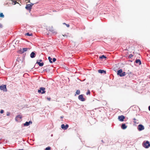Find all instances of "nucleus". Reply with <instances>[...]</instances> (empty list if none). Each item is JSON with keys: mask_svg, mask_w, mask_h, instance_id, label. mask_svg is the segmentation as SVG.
I'll list each match as a JSON object with an SVG mask.
<instances>
[{"mask_svg": "<svg viewBox=\"0 0 150 150\" xmlns=\"http://www.w3.org/2000/svg\"><path fill=\"white\" fill-rule=\"evenodd\" d=\"M117 74L120 77H123L126 75V73L123 71L122 69H120L117 71Z\"/></svg>", "mask_w": 150, "mask_h": 150, "instance_id": "f257e3e1", "label": "nucleus"}, {"mask_svg": "<svg viewBox=\"0 0 150 150\" xmlns=\"http://www.w3.org/2000/svg\"><path fill=\"white\" fill-rule=\"evenodd\" d=\"M47 29L53 33H57V31L52 25L49 26L47 27Z\"/></svg>", "mask_w": 150, "mask_h": 150, "instance_id": "f03ea898", "label": "nucleus"}, {"mask_svg": "<svg viewBox=\"0 0 150 150\" xmlns=\"http://www.w3.org/2000/svg\"><path fill=\"white\" fill-rule=\"evenodd\" d=\"M0 89L4 92H6L7 91L6 88V84H2L0 86Z\"/></svg>", "mask_w": 150, "mask_h": 150, "instance_id": "7ed1b4c3", "label": "nucleus"}, {"mask_svg": "<svg viewBox=\"0 0 150 150\" xmlns=\"http://www.w3.org/2000/svg\"><path fill=\"white\" fill-rule=\"evenodd\" d=\"M143 146L146 148H148L150 146V143L148 141H144L142 144Z\"/></svg>", "mask_w": 150, "mask_h": 150, "instance_id": "20e7f679", "label": "nucleus"}, {"mask_svg": "<svg viewBox=\"0 0 150 150\" xmlns=\"http://www.w3.org/2000/svg\"><path fill=\"white\" fill-rule=\"evenodd\" d=\"M34 4L33 3H30V4H27L26 5L25 8L27 10L29 11L30 12L32 9V6Z\"/></svg>", "mask_w": 150, "mask_h": 150, "instance_id": "39448f33", "label": "nucleus"}, {"mask_svg": "<svg viewBox=\"0 0 150 150\" xmlns=\"http://www.w3.org/2000/svg\"><path fill=\"white\" fill-rule=\"evenodd\" d=\"M45 88L44 87H41L38 90V92L39 93H41L42 94H44L45 92Z\"/></svg>", "mask_w": 150, "mask_h": 150, "instance_id": "423d86ee", "label": "nucleus"}, {"mask_svg": "<svg viewBox=\"0 0 150 150\" xmlns=\"http://www.w3.org/2000/svg\"><path fill=\"white\" fill-rule=\"evenodd\" d=\"M137 128L138 131H140L144 129V127L142 124H139L138 125Z\"/></svg>", "mask_w": 150, "mask_h": 150, "instance_id": "0eeeda50", "label": "nucleus"}, {"mask_svg": "<svg viewBox=\"0 0 150 150\" xmlns=\"http://www.w3.org/2000/svg\"><path fill=\"white\" fill-rule=\"evenodd\" d=\"M28 49V48H23L22 49H21L20 50H19V53L22 54L24 52L27 51Z\"/></svg>", "mask_w": 150, "mask_h": 150, "instance_id": "6e6552de", "label": "nucleus"}, {"mask_svg": "<svg viewBox=\"0 0 150 150\" xmlns=\"http://www.w3.org/2000/svg\"><path fill=\"white\" fill-rule=\"evenodd\" d=\"M83 95L81 94L78 96V99L81 101H84L85 100V98L83 97Z\"/></svg>", "mask_w": 150, "mask_h": 150, "instance_id": "1a4fd4ad", "label": "nucleus"}, {"mask_svg": "<svg viewBox=\"0 0 150 150\" xmlns=\"http://www.w3.org/2000/svg\"><path fill=\"white\" fill-rule=\"evenodd\" d=\"M69 126L68 125L66 124L65 125L64 124H62L61 125V128L64 130H67Z\"/></svg>", "mask_w": 150, "mask_h": 150, "instance_id": "9d476101", "label": "nucleus"}, {"mask_svg": "<svg viewBox=\"0 0 150 150\" xmlns=\"http://www.w3.org/2000/svg\"><path fill=\"white\" fill-rule=\"evenodd\" d=\"M125 118V117L123 115H121L120 116H119L118 117V120L121 122H123L124 121V120Z\"/></svg>", "mask_w": 150, "mask_h": 150, "instance_id": "9b49d317", "label": "nucleus"}, {"mask_svg": "<svg viewBox=\"0 0 150 150\" xmlns=\"http://www.w3.org/2000/svg\"><path fill=\"white\" fill-rule=\"evenodd\" d=\"M32 123V122L31 120L29 121V122H26L25 123H24L23 125L24 126H28L30 124Z\"/></svg>", "mask_w": 150, "mask_h": 150, "instance_id": "f8f14e48", "label": "nucleus"}, {"mask_svg": "<svg viewBox=\"0 0 150 150\" xmlns=\"http://www.w3.org/2000/svg\"><path fill=\"white\" fill-rule=\"evenodd\" d=\"M36 52L35 51L32 52L30 55V57L32 58L35 57L36 55Z\"/></svg>", "mask_w": 150, "mask_h": 150, "instance_id": "ddd939ff", "label": "nucleus"}, {"mask_svg": "<svg viewBox=\"0 0 150 150\" xmlns=\"http://www.w3.org/2000/svg\"><path fill=\"white\" fill-rule=\"evenodd\" d=\"M22 118V117L20 115H18L15 118V120L16 121H19V119Z\"/></svg>", "mask_w": 150, "mask_h": 150, "instance_id": "4468645a", "label": "nucleus"}, {"mask_svg": "<svg viewBox=\"0 0 150 150\" xmlns=\"http://www.w3.org/2000/svg\"><path fill=\"white\" fill-rule=\"evenodd\" d=\"M98 72L100 74H106V71L104 70L99 69L98 70Z\"/></svg>", "mask_w": 150, "mask_h": 150, "instance_id": "2eb2a0df", "label": "nucleus"}, {"mask_svg": "<svg viewBox=\"0 0 150 150\" xmlns=\"http://www.w3.org/2000/svg\"><path fill=\"white\" fill-rule=\"evenodd\" d=\"M127 127V126L125 123H122L121 125V128L123 129H125Z\"/></svg>", "mask_w": 150, "mask_h": 150, "instance_id": "dca6fc26", "label": "nucleus"}, {"mask_svg": "<svg viewBox=\"0 0 150 150\" xmlns=\"http://www.w3.org/2000/svg\"><path fill=\"white\" fill-rule=\"evenodd\" d=\"M135 62L136 63H138L139 65L141 64V61L140 59H137L135 61Z\"/></svg>", "mask_w": 150, "mask_h": 150, "instance_id": "f3484780", "label": "nucleus"}, {"mask_svg": "<svg viewBox=\"0 0 150 150\" xmlns=\"http://www.w3.org/2000/svg\"><path fill=\"white\" fill-rule=\"evenodd\" d=\"M36 64H37L40 67H42L43 66L44 63L43 62H40L37 61Z\"/></svg>", "mask_w": 150, "mask_h": 150, "instance_id": "a211bd4d", "label": "nucleus"}, {"mask_svg": "<svg viewBox=\"0 0 150 150\" xmlns=\"http://www.w3.org/2000/svg\"><path fill=\"white\" fill-rule=\"evenodd\" d=\"M25 36H33L32 33H25Z\"/></svg>", "mask_w": 150, "mask_h": 150, "instance_id": "6ab92c4d", "label": "nucleus"}, {"mask_svg": "<svg viewBox=\"0 0 150 150\" xmlns=\"http://www.w3.org/2000/svg\"><path fill=\"white\" fill-rule=\"evenodd\" d=\"M107 57L104 55H102L99 57V58L101 59H106Z\"/></svg>", "mask_w": 150, "mask_h": 150, "instance_id": "aec40b11", "label": "nucleus"}, {"mask_svg": "<svg viewBox=\"0 0 150 150\" xmlns=\"http://www.w3.org/2000/svg\"><path fill=\"white\" fill-rule=\"evenodd\" d=\"M48 59L49 60V62L51 63H52V58H51L50 57H48Z\"/></svg>", "mask_w": 150, "mask_h": 150, "instance_id": "412c9836", "label": "nucleus"}, {"mask_svg": "<svg viewBox=\"0 0 150 150\" xmlns=\"http://www.w3.org/2000/svg\"><path fill=\"white\" fill-rule=\"evenodd\" d=\"M80 91L79 90H77L76 92V94L77 95H79L80 94Z\"/></svg>", "mask_w": 150, "mask_h": 150, "instance_id": "4be33fe9", "label": "nucleus"}, {"mask_svg": "<svg viewBox=\"0 0 150 150\" xmlns=\"http://www.w3.org/2000/svg\"><path fill=\"white\" fill-rule=\"evenodd\" d=\"M91 94L90 91L89 90H88L87 92L86 93V95H90Z\"/></svg>", "mask_w": 150, "mask_h": 150, "instance_id": "5701e85b", "label": "nucleus"}, {"mask_svg": "<svg viewBox=\"0 0 150 150\" xmlns=\"http://www.w3.org/2000/svg\"><path fill=\"white\" fill-rule=\"evenodd\" d=\"M45 150H51V147L50 146H48L45 148Z\"/></svg>", "mask_w": 150, "mask_h": 150, "instance_id": "b1692460", "label": "nucleus"}, {"mask_svg": "<svg viewBox=\"0 0 150 150\" xmlns=\"http://www.w3.org/2000/svg\"><path fill=\"white\" fill-rule=\"evenodd\" d=\"M63 25H65L68 28H69V27L70 25L69 24H66V23H63Z\"/></svg>", "mask_w": 150, "mask_h": 150, "instance_id": "393cba45", "label": "nucleus"}, {"mask_svg": "<svg viewBox=\"0 0 150 150\" xmlns=\"http://www.w3.org/2000/svg\"><path fill=\"white\" fill-rule=\"evenodd\" d=\"M133 120H134V121L133 122L134 123H137V124L139 123L138 122H137L136 121V119L135 118H133Z\"/></svg>", "mask_w": 150, "mask_h": 150, "instance_id": "a878e982", "label": "nucleus"}, {"mask_svg": "<svg viewBox=\"0 0 150 150\" xmlns=\"http://www.w3.org/2000/svg\"><path fill=\"white\" fill-rule=\"evenodd\" d=\"M0 17L2 18H4V15L3 13H0Z\"/></svg>", "mask_w": 150, "mask_h": 150, "instance_id": "bb28decb", "label": "nucleus"}, {"mask_svg": "<svg viewBox=\"0 0 150 150\" xmlns=\"http://www.w3.org/2000/svg\"><path fill=\"white\" fill-rule=\"evenodd\" d=\"M56 59L55 58H53V59H52V63L53 62H55L56 61Z\"/></svg>", "mask_w": 150, "mask_h": 150, "instance_id": "cd10ccee", "label": "nucleus"}, {"mask_svg": "<svg viewBox=\"0 0 150 150\" xmlns=\"http://www.w3.org/2000/svg\"><path fill=\"white\" fill-rule=\"evenodd\" d=\"M133 55L132 54H130L128 56V58H130L133 56Z\"/></svg>", "mask_w": 150, "mask_h": 150, "instance_id": "c85d7f7f", "label": "nucleus"}, {"mask_svg": "<svg viewBox=\"0 0 150 150\" xmlns=\"http://www.w3.org/2000/svg\"><path fill=\"white\" fill-rule=\"evenodd\" d=\"M4 110H1L0 112V113L1 114H3L4 112Z\"/></svg>", "mask_w": 150, "mask_h": 150, "instance_id": "c756f323", "label": "nucleus"}, {"mask_svg": "<svg viewBox=\"0 0 150 150\" xmlns=\"http://www.w3.org/2000/svg\"><path fill=\"white\" fill-rule=\"evenodd\" d=\"M47 99L49 101H50V100H51V98H48V97H47Z\"/></svg>", "mask_w": 150, "mask_h": 150, "instance_id": "7c9ffc66", "label": "nucleus"}, {"mask_svg": "<svg viewBox=\"0 0 150 150\" xmlns=\"http://www.w3.org/2000/svg\"><path fill=\"white\" fill-rule=\"evenodd\" d=\"M10 112H7V113L6 115H7V116H9V115H10Z\"/></svg>", "mask_w": 150, "mask_h": 150, "instance_id": "2f4dec72", "label": "nucleus"}, {"mask_svg": "<svg viewBox=\"0 0 150 150\" xmlns=\"http://www.w3.org/2000/svg\"><path fill=\"white\" fill-rule=\"evenodd\" d=\"M2 27H3V26H2V25L0 23V28H2Z\"/></svg>", "mask_w": 150, "mask_h": 150, "instance_id": "473e14b6", "label": "nucleus"}, {"mask_svg": "<svg viewBox=\"0 0 150 150\" xmlns=\"http://www.w3.org/2000/svg\"><path fill=\"white\" fill-rule=\"evenodd\" d=\"M37 61H38V62H42V59H39Z\"/></svg>", "mask_w": 150, "mask_h": 150, "instance_id": "72a5a7b5", "label": "nucleus"}, {"mask_svg": "<svg viewBox=\"0 0 150 150\" xmlns=\"http://www.w3.org/2000/svg\"><path fill=\"white\" fill-rule=\"evenodd\" d=\"M131 73V72L130 71L129 72L127 73V74H128V75L130 74Z\"/></svg>", "mask_w": 150, "mask_h": 150, "instance_id": "f704fd0d", "label": "nucleus"}, {"mask_svg": "<svg viewBox=\"0 0 150 150\" xmlns=\"http://www.w3.org/2000/svg\"><path fill=\"white\" fill-rule=\"evenodd\" d=\"M13 2L14 3V4H15L16 3V1H13Z\"/></svg>", "mask_w": 150, "mask_h": 150, "instance_id": "c9c22d12", "label": "nucleus"}, {"mask_svg": "<svg viewBox=\"0 0 150 150\" xmlns=\"http://www.w3.org/2000/svg\"><path fill=\"white\" fill-rule=\"evenodd\" d=\"M27 1H28V2H27V3H30V0H26Z\"/></svg>", "mask_w": 150, "mask_h": 150, "instance_id": "e433bc0d", "label": "nucleus"}, {"mask_svg": "<svg viewBox=\"0 0 150 150\" xmlns=\"http://www.w3.org/2000/svg\"><path fill=\"white\" fill-rule=\"evenodd\" d=\"M148 109H149V110L150 111V105H149L148 107Z\"/></svg>", "mask_w": 150, "mask_h": 150, "instance_id": "4c0bfd02", "label": "nucleus"}, {"mask_svg": "<svg viewBox=\"0 0 150 150\" xmlns=\"http://www.w3.org/2000/svg\"><path fill=\"white\" fill-rule=\"evenodd\" d=\"M64 117L63 116H62L60 117V118H63Z\"/></svg>", "mask_w": 150, "mask_h": 150, "instance_id": "58836bf2", "label": "nucleus"}, {"mask_svg": "<svg viewBox=\"0 0 150 150\" xmlns=\"http://www.w3.org/2000/svg\"><path fill=\"white\" fill-rule=\"evenodd\" d=\"M101 141L103 143H104V141L103 140H101Z\"/></svg>", "mask_w": 150, "mask_h": 150, "instance_id": "ea45409f", "label": "nucleus"}, {"mask_svg": "<svg viewBox=\"0 0 150 150\" xmlns=\"http://www.w3.org/2000/svg\"><path fill=\"white\" fill-rule=\"evenodd\" d=\"M18 150H24L23 149H18Z\"/></svg>", "mask_w": 150, "mask_h": 150, "instance_id": "a19ab883", "label": "nucleus"}, {"mask_svg": "<svg viewBox=\"0 0 150 150\" xmlns=\"http://www.w3.org/2000/svg\"><path fill=\"white\" fill-rule=\"evenodd\" d=\"M17 61H18V59H17Z\"/></svg>", "mask_w": 150, "mask_h": 150, "instance_id": "79ce46f5", "label": "nucleus"}, {"mask_svg": "<svg viewBox=\"0 0 150 150\" xmlns=\"http://www.w3.org/2000/svg\"><path fill=\"white\" fill-rule=\"evenodd\" d=\"M53 136V134H51V136Z\"/></svg>", "mask_w": 150, "mask_h": 150, "instance_id": "37998d69", "label": "nucleus"}, {"mask_svg": "<svg viewBox=\"0 0 150 150\" xmlns=\"http://www.w3.org/2000/svg\"><path fill=\"white\" fill-rule=\"evenodd\" d=\"M64 36H65V35H63Z\"/></svg>", "mask_w": 150, "mask_h": 150, "instance_id": "c03bdc74", "label": "nucleus"}]
</instances>
